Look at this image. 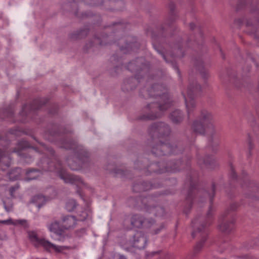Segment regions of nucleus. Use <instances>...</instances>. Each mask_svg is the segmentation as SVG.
Wrapping results in <instances>:
<instances>
[{"label": "nucleus", "mask_w": 259, "mask_h": 259, "mask_svg": "<svg viewBox=\"0 0 259 259\" xmlns=\"http://www.w3.org/2000/svg\"><path fill=\"white\" fill-rule=\"evenodd\" d=\"M147 239L141 232H137L134 237V246L139 249H143L145 247Z\"/></svg>", "instance_id": "obj_6"}, {"label": "nucleus", "mask_w": 259, "mask_h": 259, "mask_svg": "<svg viewBox=\"0 0 259 259\" xmlns=\"http://www.w3.org/2000/svg\"><path fill=\"white\" fill-rule=\"evenodd\" d=\"M200 88L199 85H196V87L189 89L187 96H184L186 106L188 112L189 114L190 112L195 107L194 101L192 99V94L197 92V90Z\"/></svg>", "instance_id": "obj_4"}, {"label": "nucleus", "mask_w": 259, "mask_h": 259, "mask_svg": "<svg viewBox=\"0 0 259 259\" xmlns=\"http://www.w3.org/2000/svg\"><path fill=\"white\" fill-rule=\"evenodd\" d=\"M5 157H3V154L1 151H0V167L2 166V161H3Z\"/></svg>", "instance_id": "obj_20"}, {"label": "nucleus", "mask_w": 259, "mask_h": 259, "mask_svg": "<svg viewBox=\"0 0 259 259\" xmlns=\"http://www.w3.org/2000/svg\"><path fill=\"white\" fill-rule=\"evenodd\" d=\"M37 171L33 170H30V171H28L27 174L28 175H29L30 174H35V173H37Z\"/></svg>", "instance_id": "obj_24"}, {"label": "nucleus", "mask_w": 259, "mask_h": 259, "mask_svg": "<svg viewBox=\"0 0 259 259\" xmlns=\"http://www.w3.org/2000/svg\"><path fill=\"white\" fill-rule=\"evenodd\" d=\"M70 168L73 169V170H77L78 168H75V167H74L73 166H70Z\"/></svg>", "instance_id": "obj_27"}, {"label": "nucleus", "mask_w": 259, "mask_h": 259, "mask_svg": "<svg viewBox=\"0 0 259 259\" xmlns=\"http://www.w3.org/2000/svg\"><path fill=\"white\" fill-rule=\"evenodd\" d=\"M205 240V239H202L200 242H199L196 244V245L195 247V251H198L202 248Z\"/></svg>", "instance_id": "obj_17"}, {"label": "nucleus", "mask_w": 259, "mask_h": 259, "mask_svg": "<svg viewBox=\"0 0 259 259\" xmlns=\"http://www.w3.org/2000/svg\"><path fill=\"white\" fill-rule=\"evenodd\" d=\"M56 172L58 174L60 178L63 180L66 183L74 184L77 186H80L83 183L80 178L69 174L62 167H59V169L57 170Z\"/></svg>", "instance_id": "obj_3"}, {"label": "nucleus", "mask_w": 259, "mask_h": 259, "mask_svg": "<svg viewBox=\"0 0 259 259\" xmlns=\"http://www.w3.org/2000/svg\"><path fill=\"white\" fill-rule=\"evenodd\" d=\"M40 205H39V204H38V207H40Z\"/></svg>", "instance_id": "obj_30"}, {"label": "nucleus", "mask_w": 259, "mask_h": 259, "mask_svg": "<svg viewBox=\"0 0 259 259\" xmlns=\"http://www.w3.org/2000/svg\"><path fill=\"white\" fill-rule=\"evenodd\" d=\"M152 129L153 130H157L158 131H162L161 130V126H159V125L158 126H157V124L156 125H153L152 127Z\"/></svg>", "instance_id": "obj_19"}, {"label": "nucleus", "mask_w": 259, "mask_h": 259, "mask_svg": "<svg viewBox=\"0 0 259 259\" xmlns=\"http://www.w3.org/2000/svg\"><path fill=\"white\" fill-rule=\"evenodd\" d=\"M160 230H158V231H156V232H155V234H157L158 233V232Z\"/></svg>", "instance_id": "obj_28"}, {"label": "nucleus", "mask_w": 259, "mask_h": 259, "mask_svg": "<svg viewBox=\"0 0 259 259\" xmlns=\"http://www.w3.org/2000/svg\"><path fill=\"white\" fill-rule=\"evenodd\" d=\"M159 116V115H157V116H153V117H150L149 118H150V119H153L154 118H156V117H158Z\"/></svg>", "instance_id": "obj_26"}, {"label": "nucleus", "mask_w": 259, "mask_h": 259, "mask_svg": "<svg viewBox=\"0 0 259 259\" xmlns=\"http://www.w3.org/2000/svg\"><path fill=\"white\" fill-rule=\"evenodd\" d=\"M28 236L31 241L36 246H41L46 250L49 251H54L56 252H64L69 247L65 246L56 245L45 239H39L34 232L28 233Z\"/></svg>", "instance_id": "obj_2"}, {"label": "nucleus", "mask_w": 259, "mask_h": 259, "mask_svg": "<svg viewBox=\"0 0 259 259\" xmlns=\"http://www.w3.org/2000/svg\"><path fill=\"white\" fill-rule=\"evenodd\" d=\"M76 203L73 199L69 200L66 203V208L69 211H71L74 210L76 207Z\"/></svg>", "instance_id": "obj_14"}, {"label": "nucleus", "mask_w": 259, "mask_h": 259, "mask_svg": "<svg viewBox=\"0 0 259 259\" xmlns=\"http://www.w3.org/2000/svg\"><path fill=\"white\" fill-rule=\"evenodd\" d=\"M213 117L212 115L207 112L201 113L199 121H195L193 124V129L197 133L204 134L205 132H210L213 129Z\"/></svg>", "instance_id": "obj_1"}, {"label": "nucleus", "mask_w": 259, "mask_h": 259, "mask_svg": "<svg viewBox=\"0 0 259 259\" xmlns=\"http://www.w3.org/2000/svg\"><path fill=\"white\" fill-rule=\"evenodd\" d=\"M155 209H156V210H158V211H160L161 212H162L163 211V209L162 208H161V207H157V208H154V209L153 210V212L154 211Z\"/></svg>", "instance_id": "obj_25"}, {"label": "nucleus", "mask_w": 259, "mask_h": 259, "mask_svg": "<svg viewBox=\"0 0 259 259\" xmlns=\"http://www.w3.org/2000/svg\"><path fill=\"white\" fill-rule=\"evenodd\" d=\"M116 259H126V258L121 255L118 254L115 256Z\"/></svg>", "instance_id": "obj_21"}, {"label": "nucleus", "mask_w": 259, "mask_h": 259, "mask_svg": "<svg viewBox=\"0 0 259 259\" xmlns=\"http://www.w3.org/2000/svg\"><path fill=\"white\" fill-rule=\"evenodd\" d=\"M153 222V220H144L142 217L138 215L133 216L131 222L133 226L137 228H140L143 226L146 228H148L151 226Z\"/></svg>", "instance_id": "obj_5"}, {"label": "nucleus", "mask_w": 259, "mask_h": 259, "mask_svg": "<svg viewBox=\"0 0 259 259\" xmlns=\"http://www.w3.org/2000/svg\"><path fill=\"white\" fill-rule=\"evenodd\" d=\"M160 98L163 100V104H160L159 106V109L160 110H163L164 109H166L170 106V101L169 98H168V95L167 94H163Z\"/></svg>", "instance_id": "obj_12"}, {"label": "nucleus", "mask_w": 259, "mask_h": 259, "mask_svg": "<svg viewBox=\"0 0 259 259\" xmlns=\"http://www.w3.org/2000/svg\"><path fill=\"white\" fill-rule=\"evenodd\" d=\"M37 176V175L35 174L32 177L28 178L27 180L29 181V180L35 179H36Z\"/></svg>", "instance_id": "obj_23"}, {"label": "nucleus", "mask_w": 259, "mask_h": 259, "mask_svg": "<svg viewBox=\"0 0 259 259\" xmlns=\"http://www.w3.org/2000/svg\"><path fill=\"white\" fill-rule=\"evenodd\" d=\"M171 120L175 123L180 122L183 118V115L181 111L176 110L170 115Z\"/></svg>", "instance_id": "obj_11"}, {"label": "nucleus", "mask_w": 259, "mask_h": 259, "mask_svg": "<svg viewBox=\"0 0 259 259\" xmlns=\"http://www.w3.org/2000/svg\"><path fill=\"white\" fill-rule=\"evenodd\" d=\"M48 228L51 233L59 236L62 234V231L63 229L60 226L59 223L56 221H53L48 225Z\"/></svg>", "instance_id": "obj_9"}, {"label": "nucleus", "mask_w": 259, "mask_h": 259, "mask_svg": "<svg viewBox=\"0 0 259 259\" xmlns=\"http://www.w3.org/2000/svg\"><path fill=\"white\" fill-rule=\"evenodd\" d=\"M20 170V169L18 168L13 170L10 174L9 178L13 181L18 179L19 178V172Z\"/></svg>", "instance_id": "obj_15"}, {"label": "nucleus", "mask_w": 259, "mask_h": 259, "mask_svg": "<svg viewBox=\"0 0 259 259\" xmlns=\"http://www.w3.org/2000/svg\"><path fill=\"white\" fill-rule=\"evenodd\" d=\"M6 166H7V167L9 166V164H7Z\"/></svg>", "instance_id": "obj_29"}, {"label": "nucleus", "mask_w": 259, "mask_h": 259, "mask_svg": "<svg viewBox=\"0 0 259 259\" xmlns=\"http://www.w3.org/2000/svg\"><path fill=\"white\" fill-rule=\"evenodd\" d=\"M35 199H36V200H37V199L43 200H45L44 197H43L42 196H36L35 197Z\"/></svg>", "instance_id": "obj_22"}, {"label": "nucleus", "mask_w": 259, "mask_h": 259, "mask_svg": "<svg viewBox=\"0 0 259 259\" xmlns=\"http://www.w3.org/2000/svg\"><path fill=\"white\" fill-rule=\"evenodd\" d=\"M76 220L73 216H68L64 218L62 228L64 229H69L73 228L76 224Z\"/></svg>", "instance_id": "obj_8"}, {"label": "nucleus", "mask_w": 259, "mask_h": 259, "mask_svg": "<svg viewBox=\"0 0 259 259\" xmlns=\"http://www.w3.org/2000/svg\"><path fill=\"white\" fill-rule=\"evenodd\" d=\"M17 189V187H11L9 190V192L11 195V197L12 198L14 197V193L15 192V191H16V190Z\"/></svg>", "instance_id": "obj_18"}, {"label": "nucleus", "mask_w": 259, "mask_h": 259, "mask_svg": "<svg viewBox=\"0 0 259 259\" xmlns=\"http://www.w3.org/2000/svg\"><path fill=\"white\" fill-rule=\"evenodd\" d=\"M0 196L2 200L3 201L4 208L6 211L10 212L13 210V203L11 200L9 198H5L3 195L0 193Z\"/></svg>", "instance_id": "obj_10"}, {"label": "nucleus", "mask_w": 259, "mask_h": 259, "mask_svg": "<svg viewBox=\"0 0 259 259\" xmlns=\"http://www.w3.org/2000/svg\"><path fill=\"white\" fill-rule=\"evenodd\" d=\"M219 228L222 232H229L233 228V223L224 222L219 225Z\"/></svg>", "instance_id": "obj_13"}, {"label": "nucleus", "mask_w": 259, "mask_h": 259, "mask_svg": "<svg viewBox=\"0 0 259 259\" xmlns=\"http://www.w3.org/2000/svg\"><path fill=\"white\" fill-rule=\"evenodd\" d=\"M0 223L4 224L12 225L15 226H22L24 228L28 227L27 221L24 219L13 220L10 218L6 220L1 221Z\"/></svg>", "instance_id": "obj_7"}, {"label": "nucleus", "mask_w": 259, "mask_h": 259, "mask_svg": "<svg viewBox=\"0 0 259 259\" xmlns=\"http://www.w3.org/2000/svg\"><path fill=\"white\" fill-rule=\"evenodd\" d=\"M89 216V214L88 211L87 210L83 211L81 212V214H79L78 220L83 221L85 220Z\"/></svg>", "instance_id": "obj_16"}]
</instances>
